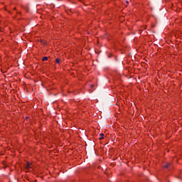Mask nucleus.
I'll return each instance as SVG.
<instances>
[{
  "label": "nucleus",
  "instance_id": "7ed1b4c3",
  "mask_svg": "<svg viewBox=\"0 0 182 182\" xmlns=\"http://www.w3.org/2000/svg\"><path fill=\"white\" fill-rule=\"evenodd\" d=\"M55 62L56 63H59L60 62V60L59 58H56Z\"/></svg>",
  "mask_w": 182,
  "mask_h": 182
},
{
  "label": "nucleus",
  "instance_id": "39448f33",
  "mask_svg": "<svg viewBox=\"0 0 182 182\" xmlns=\"http://www.w3.org/2000/svg\"><path fill=\"white\" fill-rule=\"evenodd\" d=\"M100 139H103L105 134H103L102 133H101V134H100Z\"/></svg>",
  "mask_w": 182,
  "mask_h": 182
},
{
  "label": "nucleus",
  "instance_id": "0eeeda50",
  "mask_svg": "<svg viewBox=\"0 0 182 182\" xmlns=\"http://www.w3.org/2000/svg\"><path fill=\"white\" fill-rule=\"evenodd\" d=\"M127 4H129V2L127 1Z\"/></svg>",
  "mask_w": 182,
  "mask_h": 182
},
{
  "label": "nucleus",
  "instance_id": "423d86ee",
  "mask_svg": "<svg viewBox=\"0 0 182 182\" xmlns=\"http://www.w3.org/2000/svg\"><path fill=\"white\" fill-rule=\"evenodd\" d=\"M0 32H2V29L1 28H0Z\"/></svg>",
  "mask_w": 182,
  "mask_h": 182
},
{
  "label": "nucleus",
  "instance_id": "f03ea898",
  "mask_svg": "<svg viewBox=\"0 0 182 182\" xmlns=\"http://www.w3.org/2000/svg\"><path fill=\"white\" fill-rule=\"evenodd\" d=\"M170 166V164L167 163L166 165L164 166V168H168V166Z\"/></svg>",
  "mask_w": 182,
  "mask_h": 182
},
{
  "label": "nucleus",
  "instance_id": "f257e3e1",
  "mask_svg": "<svg viewBox=\"0 0 182 182\" xmlns=\"http://www.w3.org/2000/svg\"><path fill=\"white\" fill-rule=\"evenodd\" d=\"M33 167V165L31 163L27 162L26 165V170H29L30 168H32Z\"/></svg>",
  "mask_w": 182,
  "mask_h": 182
},
{
  "label": "nucleus",
  "instance_id": "20e7f679",
  "mask_svg": "<svg viewBox=\"0 0 182 182\" xmlns=\"http://www.w3.org/2000/svg\"><path fill=\"white\" fill-rule=\"evenodd\" d=\"M45 60H48V57H44L43 58V62H45Z\"/></svg>",
  "mask_w": 182,
  "mask_h": 182
}]
</instances>
